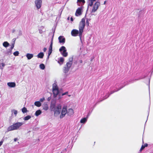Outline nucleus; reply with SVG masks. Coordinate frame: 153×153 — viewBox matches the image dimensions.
Listing matches in <instances>:
<instances>
[{
  "instance_id": "nucleus-1",
  "label": "nucleus",
  "mask_w": 153,
  "mask_h": 153,
  "mask_svg": "<svg viewBox=\"0 0 153 153\" xmlns=\"http://www.w3.org/2000/svg\"><path fill=\"white\" fill-rule=\"evenodd\" d=\"M85 18L82 19L79 25V31L75 29H73L71 31V34L72 36H76L79 35L80 38H81L85 25Z\"/></svg>"
},
{
  "instance_id": "nucleus-2",
  "label": "nucleus",
  "mask_w": 153,
  "mask_h": 153,
  "mask_svg": "<svg viewBox=\"0 0 153 153\" xmlns=\"http://www.w3.org/2000/svg\"><path fill=\"white\" fill-rule=\"evenodd\" d=\"M95 1H93L92 2V4L91 5H90V0H87V3H88V6L92 7V8L91 9V12L92 13H94L98 9L100 5V3L99 1H96L94 4V2Z\"/></svg>"
},
{
  "instance_id": "nucleus-3",
  "label": "nucleus",
  "mask_w": 153,
  "mask_h": 153,
  "mask_svg": "<svg viewBox=\"0 0 153 153\" xmlns=\"http://www.w3.org/2000/svg\"><path fill=\"white\" fill-rule=\"evenodd\" d=\"M23 124V122H17L14 123L8 127L7 131H9L19 129Z\"/></svg>"
},
{
  "instance_id": "nucleus-4",
  "label": "nucleus",
  "mask_w": 153,
  "mask_h": 153,
  "mask_svg": "<svg viewBox=\"0 0 153 153\" xmlns=\"http://www.w3.org/2000/svg\"><path fill=\"white\" fill-rule=\"evenodd\" d=\"M67 106L66 105H64L62 110L61 115H72L74 114V111L73 109L70 108L67 110Z\"/></svg>"
},
{
  "instance_id": "nucleus-5",
  "label": "nucleus",
  "mask_w": 153,
  "mask_h": 153,
  "mask_svg": "<svg viewBox=\"0 0 153 153\" xmlns=\"http://www.w3.org/2000/svg\"><path fill=\"white\" fill-rule=\"evenodd\" d=\"M52 89L54 97H56L59 94L58 88L56 84L54 83L53 84Z\"/></svg>"
},
{
  "instance_id": "nucleus-6",
  "label": "nucleus",
  "mask_w": 153,
  "mask_h": 153,
  "mask_svg": "<svg viewBox=\"0 0 153 153\" xmlns=\"http://www.w3.org/2000/svg\"><path fill=\"white\" fill-rule=\"evenodd\" d=\"M59 51L63 56L66 57L67 56L68 53L66 52L67 50L65 47H61L59 49Z\"/></svg>"
},
{
  "instance_id": "nucleus-7",
  "label": "nucleus",
  "mask_w": 153,
  "mask_h": 153,
  "mask_svg": "<svg viewBox=\"0 0 153 153\" xmlns=\"http://www.w3.org/2000/svg\"><path fill=\"white\" fill-rule=\"evenodd\" d=\"M35 4L37 9H39L41 8L42 6V0H35Z\"/></svg>"
},
{
  "instance_id": "nucleus-8",
  "label": "nucleus",
  "mask_w": 153,
  "mask_h": 153,
  "mask_svg": "<svg viewBox=\"0 0 153 153\" xmlns=\"http://www.w3.org/2000/svg\"><path fill=\"white\" fill-rule=\"evenodd\" d=\"M83 7H79L76 10L75 15L76 16H79L82 14V12Z\"/></svg>"
},
{
  "instance_id": "nucleus-9",
  "label": "nucleus",
  "mask_w": 153,
  "mask_h": 153,
  "mask_svg": "<svg viewBox=\"0 0 153 153\" xmlns=\"http://www.w3.org/2000/svg\"><path fill=\"white\" fill-rule=\"evenodd\" d=\"M62 108V106L61 104L58 105L56 108L54 109L55 114H59L60 113L61 109Z\"/></svg>"
},
{
  "instance_id": "nucleus-10",
  "label": "nucleus",
  "mask_w": 153,
  "mask_h": 153,
  "mask_svg": "<svg viewBox=\"0 0 153 153\" xmlns=\"http://www.w3.org/2000/svg\"><path fill=\"white\" fill-rule=\"evenodd\" d=\"M7 84L10 88H15L16 86V84L15 82H8L7 83Z\"/></svg>"
},
{
  "instance_id": "nucleus-11",
  "label": "nucleus",
  "mask_w": 153,
  "mask_h": 153,
  "mask_svg": "<svg viewBox=\"0 0 153 153\" xmlns=\"http://www.w3.org/2000/svg\"><path fill=\"white\" fill-rule=\"evenodd\" d=\"M59 42L63 44L65 42V39L63 36H60L58 38Z\"/></svg>"
},
{
  "instance_id": "nucleus-12",
  "label": "nucleus",
  "mask_w": 153,
  "mask_h": 153,
  "mask_svg": "<svg viewBox=\"0 0 153 153\" xmlns=\"http://www.w3.org/2000/svg\"><path fill=\"white\" fill-rule=\"evenodd\" d=\"M72 64V59H69V61L66 63L65 65L66 67L70 68L71 67V65Z\"/></svg>"
},
{
  "instance_id": "nucleus-13",
  "label": "nucleus",
  "mask_w": 153,
  "mask_h": 153,
  "mask_svg": "<svg viewBox=\"0 0 153 153\" xmlns=\"http://www.w3.org/2000/svg\"><path fill=\"white\" fill-rule=\"evenodd\" d=\"M26 56L28 59H30L33 56V54L28 53L26 55Z\"/></svg>"
},
{
  "instance_id": "nucleus-14",
  "label": "nucleus",
  "mask_w": 153,
  "mask_h": 153,
  "mask_svg": "<svg viewBox=\"0 0 153 153\" xmlns=\"http://www.w3.org/2000/svg\"><path fill=\"white\" fill-rule=\"evenodd\" d=\"M44 54L42 52H40L37 55V57L38 58L42 59L43 57Z\"/></svg>"
},
{
  "instance_id": "nucleus-15",
  "label": "nucleus",
  "mask_w": 153,
  "mask_h": 153,
  "mask_svg": "<svg viewBox=\"0 0 153 153\" xmlns=\"http://www.w3.org/2000/svg\"><path fill=\"white\" fill-rule=\"evenodd\" d=\"M64 62V59L63 57H61L59 58L58 61V63L60 65H62Z\"/></svg>"
},
{
  "instance_id": "nucleus-16",
  "label": "nucleus",
  "mask_w": 153,
  "mask_h": 153,
  "mask_svg": "<svg viewBox=\"0 0 153 153\" xmlns=\"http://www.w3.org/2000/svg\"><path fill=\"white\" fill-rule=\"evenodd\" d=\"M34 105L37 107H39L41 106L42 104L40 102L38 101H36L34 102Z\"/></svg>"
},
{
  "instance_id": "nucleus-17",
  "label": "nucleus",
  "mask_w": 153,
  "mask_h": 153,
  "mask_svg": "<svg viewBox=\"0 0 153 153\" xmlns=\"http://www.w3.org/2000/svg\"><path fill=\"white\" fill-rule=\"evenodd\" d=\"M88 118V117H84L81 119L80 120V123H85L87 121Z\"/></svg>"
},
{
  "instance_id": "nucleus-18",
  "label": "nucleus",
  "mask_w": 153,
  "mask_h": 153,
  "mask_svg": "<svg viewBox=\"0 0 153 153\" xmlns=\"http://www.w3.org/2000/svg\"><path fill=\"white\" fill-rule=\"evenodd\" d=\"M69 68L65 66L64 68L63 72L65 73H67L69 71Z\"/></svg>"
},
{
  "instance_id": "nucleus-19",
  "label": "nucleus",
  "mask_w": 153,
  "mask_h": 153,
  "mask_svg": "<svg viewBox=\"0 0 153 153\" xmlns=\"http://www.w3.org/2000/svg\"><path fill=\"white\" fill-rule=\"evenodd\" d=\"M9 44L7 42H4L3 43V45L5 48H7L9 46Z\"/></svg>"
},
{
  "instance_id": "nucleus-20",
  "label": "nucleus",
  "mask_w": 153,
  "mask_h": 153,
  "mask_svg": "<svg viewBox=\"0 0 153 153\" xmlns=\"http://www.w3.org/2000/svg\"><path fill=\"white\" fill-rule=\"evenodd\" d=\"M43 109L44 110H47L48 109V106L47 104H44L43 105Z\"/></svg>"
},
{
  "instance_id": "nucleus-21",
  "label": "nucleus",
  "mask_w": 153,
  "mask_h": 153,
  "mask_svg": "<svg viewBox=\"0 0 153 153\" xmlns=\"http://www.w3.org/2000/svg\"><path fill=\"white\" fill-rule=\"evenodd\" d=\"M22 111L23 114H25L27 113L28 111L25 107H24L22 109Z\"/></svg>"
},
{
  "instance_id": "nucleus-22",
  "label": "nucleus",
  "mask_w": 153,
  "mask_h": 153,
  "mask_svg": "<svg viewBox=\"0 0 153 153\" xmlns=\"http://www.w3.org/2000/svg\"><path fill=\"white\" fill-rule=\"evenodd\" d=\"M13 40H14V41H13V42L12 43V44L11 46V48H11V50L10 51V53L11 52V50L14 47V44H15V39H13Z\"/></svg>"
},
{
  "instance_id": "nucleus-23",
  "label": "nucleus",
  "mask_w": 153,
  "mask_h": 153,
  "mask_svg": "<svg viewBox=\"0 0 153 153\" xmlns=\"http://www.w3.org/2000/svg\"><path fill=\"white\" fill-rule=\"evenodd\" d=\"M31 118V116L30 115H28L25 117L24 118V120H29Z\"/></svg>"
},
{
  "instance_id": "nucleus-24",
  "label": "nucleus",
  "mask_w": 153,
  "mask_h": 153,
  "mask_svg": "<svg viewBox=\"0 0 153 153\" xmlns=\"http://www.w3.org/2000/svg\"><path fill=\"white\" fill-rule=\"evenodd\" d=\"M12 113L13 114H14L15 115H16L17 114L18 112L15 109H13L12 110Z\"/></svg>"
},
{
  "instance_id": "nucleus-25",
  "label": "nucleus",
  "mask_w": 153,
  "mask_h": 153,
  "mask_svg": "<svg viewBox=\"0 0 153 153\" xmlns=\"http://www.w3.org/2000/svg\"><path fill=\"white\" fill-rule=\"evenodd\" d=\"M39 67L42 70H44L45 68V66L43 64H40L39 65Z\"/></svg>"
},
{
  "instance_id": "nucleus-26",
  "label": "nucleus",
  "mask_w": 153,
  "mask_h": 153,
  "mask_svg": "<svg viewBox=\"0 0 153 153\" xmlns=\"http://www.w3.org/2000/svg\"><path fill=\"white\" fill-rule=\"evenodd\" d=\"M41 113V111L40 110H37L35 112V115H40Z\"/></svg>"
},
{
  "instance_id": "nucleus-27",
  "label": "nucleus",
  "mask_w": 153,
  "mask_h": 153,
  "mask_svg": "<svg viewBox=\"0 0 153 153\" xmlns=\"http://www.w3.org/2000/svg\"><path fill=\"white\" fill-rule=\"evenodd\" d=\"M82 3V4H84L85 2V1L84 0H77V3Z\"/></svg>"
},
{
  "instance_id": "nucleus-28",
  "label": "nucleus",
  "mask_w": 153,
  "mask_h": 153,
  "mask_svg": "<svg viewBox=\"0 0 153 153\" xmlns=\"http://www.w3.org/2000/svg\"><path fill=\"white\" fill-rule=\"evenodd\" d=\"M19 52L18 51H16L15 52H14L13 53V54L15 56H18L19 54Z\"/></svg>"
},
{
  "instance_id": "nucleus-29",
  "label": "nucleus",
  "mask_w": 153,
  "mask_h": 153,
  "mask_svg": "<svg viewBox=\"0 0 153 153\" xmlns=\"http://www.w3.org/2000/svg\"><path fill=\"white\" fill-rule=\"evenodd\" d=\"M52 50H49L48 51V59L49 58V56H50V55H51V53H52Z\"/></svg>"
},
{
  "instance_id": "nucleus-30",
  "label": "nucleus",
  "mask_w": 153,
  "mask_h": 153,
  "mask_svg": "<svg viewBox=\"0 0 153 153\" xmlns=\"http://www.w3.org/2000/svg\"><path fill=\"white\" fill-rule=\"evenodd\" d=\"M45 100V98L43 97V98H41L40 99V101L39 102H43Z\"/></svg>"
},
{
  "instance_id": "nucleus-31",
  "label": "nucleus",
  "mask_w": 153,
  "mask_h": 153,
  "mask_svg": "<svg viewBox=\"0 0 153 153\" xmlns=\"http://www.w3.org/2000/svg\"><path fill=\"white\" fill-rule=\"evenodd\" d=\"M1 65H2V68H1V67H0V68H1V69H3V68L4 67V66H5V64H4V63H1Z\"/></svg>"
},
{
  "instance_id": "nucleus-32",
  "label": "nucleus",
  "mask_w": 153,
  "mask_h": 153,
  "mask_svg": "<svg viewBox=\"0 0 153 153\" xmlns=\"http://www.w3.org/2000/svg\"><path fill=\"white\" fill-rule=\"evenodd\" d=\"M90 5H91L92 4V2L93 1H96L97 0H90Z\"/></svg>"
},
{
  "instance_id": "nucleus-33",
  "label": "nucleus",
  "mask_w": 153,
  "mask_h": 153,
  "mask_svg": "<svg viewBox=\"0 0 153 153\" xmlns=\"http://www.w3.org/2000/svg\"><path fill=\"white\" fill-rule=\"evenodd\" d=\"M68 92H66L65 93H63L62 94V96H64L65 95H68Z\"/></svg>"
},
{
  "instance_id": "nucleus-34",
  "label": "nucleus",
  "mask_w": 153,
  "mask_h": 153,
  "mask_svg": "<svg viewBox=\"0 0 153 153\" xmlns=\"http://www.w3.org/2000/svg\"><path fill=\"white\" fill-rule=\"evenodd\" d=\"M145 147V146L143 145H142L141 146V147L140 149V151H141L142 150H143Z\"/></svg>"
},
{
  "instance_id": "nucleus-35",
  "label": "nucleus",
  "mask_w": 153,
  "mask_h": 153,
  "mask_svg": "<svg viewBox=\"0 0 153 153\" xmlns=\"http://www.w3.org/2000/svg\"><path fill=\"white\" fill-rule=\"evenodd\" d=\"M58 95H59V99L62 98V95H60L59 94Z\"/></svg>"
},
{
  "instance_id": "nucleus-36",
  "label": "nucleus",
  "mask_w": 153,
  "mask_h": 153,
  "mask_svg": "<svg viewBox=\"0 0 153 153\" xmlns=\"http://www.w3.org/2000/svg\"><path fill=\"white\" fill-rule=\"evenodd\" d=\"M64 115H60L59 117L60 119H62L64 117Z\"/></svg>"
},
{
  "instance_id": "nucleus-37",
  "label": "nucleus",
  "mask_w": 153,
  "mask_h": 153,
  "mask_svg": "<svg viewBox=\"0 0 153 153\" xmlns=\"http://www.w3.org/2000/svg\"><path fill=\"white\" fill-rule=\"evenodd\" d=\"M3 143V141H1L0 142V147L2 144Z\"/></svg>"
},
{
  "instance_id": "nucleus-38",
  "label": "nucleus",
  "mask_w": 153,
  "mask_h": 153,
  "mask_svg": "<svg viewBox=\"0 0 153 153\" xmlns=\"http://www.w3.org/2000/svg\"><path fill=\"white\" fill-rule=\"evenodd\" d=\"M47 50V48H43V51L44 52H45Z\"/></svg>"
},
{
  "instance_id": "nucleus-39",
  "label": "nucleus",
  "mask_w": 153,
  "mask_h": 153,
  "mask_svg": "<svg viewBox=\"0 0 153 153\" xmlns=\"http://www.w3.org/2000/svg\"><path fill=\"white\" fill-rule=\"evenodd\" d=\"M49 47H52V42H51Z\"/></svg>"
},
{
  "instance_id": "nucleus-40",
  "label": "nucleus",
  "mask_w": 153,
  "mask_h": 153,
  "mask_svg": "<svg viewBox=\"0 0 153 153\" xmlns=\"http://www.w3.org/2000/svg\"><path fill=\"white\" fill-rule=\"evenodd\" d=\"M49 50H52V47H49Z\"/></svg>"
},
{
  "instance_id": "nucleus-41",
  "label": "nucleus",
  "mask_w": 153,
  "mask_h": 153,
  "mask_svg": "<svg viewBox=\"0 0 153 153\" xmlns=\"http://www.w3.org/2000/svg\"><path fill=\"white\" fill-rule=\"evenodd\" d=\"M39 33H42V31L41 30H39Z\"/></svg>"
},
{
  "instance_id": "nucleus-42",
  "label": "nucleus",
  "mask_w": 153,
  "mask_h": 153,
  "mask_svg": "<svg viewBox=\"0 0 153 153\" xmlns=\"http://www.w3.org/2000/svg\"><path fill=\"white\" fill-rule=\"evenodd\" d=\"M17 140V139L16 138H15L14 139V141H15V142H16Z\"/></svg>"
},
{
  "instance_id": "nucleus-43",
  "label": "nucleus",
  "mask_w": 153,
  "mask_h": 153,
  "mask_svg": "<svg viewBox=\"0 0 153 153\" xmlns=\"http://www.w3.org/2000/svg\"><path fill=\"white\" fill-rule=\"evenodd\" d=\"M144 146H145V147H146V146H148V144H147V143H146V144H145Z\"/></svg>"
},
{
  "instance_id": "nucleus-44",
  "label": "nucleus",
  "mask_w": 153,
  "mask_h": 153,
  "mask_svg": "<svg viewBox=\"0 0 153 153\" xmlns=\"http://www.w3.org/2000/svg\"><path fill=\"white\" fill-rule=\"evenodd\" d=\"M71 21H73V18L71 17Z\"/></svg>"
},
{
  "instance_id": "nucleus-45",
  "label": "nucleus",
  "mask_w": 153,
  "mask_h": 153,
  "mask_svg": "<svg viewBox=\"0 0 153 153\" xmlns=\"http://www.w3.org/2000/svg\"><path fill=\"white\" fill-rule=\"evenodd\" d=\"M106 1H104V3H103V4H105L106 3Z\"/></svg>"
},
{
  "instance_id": "nucleus-46",
  "label": "nucleus",
  "mask_w": 153,
  "mask_h": 153,
  "mask_svg": "<svg viewBox=\"0 0 153 153\" xmlns=\"http://www.w3.org/2000/svg\"><path fill=\"white\" fill-rule=\"evenodd\" d=\"M54 107V105H53H53H51V108H52V107Z\"/></svg>"
},
{
  "instance_id": "nucleus-47",
  "label": "nucleus",
  "mask_w": 153,
  "mask_h": 153,
  "mask_svg": "<svg viewBox=\"0 0 153 153\" xmlns=\"http://www.w3.org/2000/svg\"><path fill=\"white\" fill-rule=\"evenodd\" d=\"M68 97H71V95H69V94H68Z\"/></svg>"
},
{
  "instance_id": "nucleus-48",
  "label": "nucleus",
  "mask_w": 153,
  "mask_h": 153,
  "mask_svg": "<svg viewBox=\"0 0 153 153\" xmlns=\"http://www.w3.org/2000/svg\"><path fill=\"white\" fill-rule=\"evenodd\" d=\"M69 17L68 18V19L69 20Z\"/></svg>"
},
{
  "instance_id": "nucleus-49",
  "label": "nucleus",
  "mask_w": 153,
  "mask_h": 153,
  "mask_svg": "<svg viewBox=\"0 0 153 153\" xmlns=\"http://www.w3.org/2000/svg\"><path fill=\"white\" fill-rule=\"evenodd\" d=\"M86 22H87L88 23V21H86Z\"/></svg>"
}]
</instances>
